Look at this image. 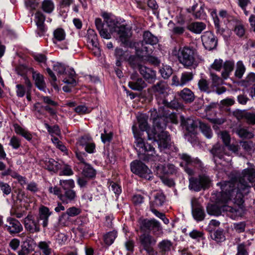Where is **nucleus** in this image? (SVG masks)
Instances as JSON below:
<instances>
[{
	"mask_svg": "<svg viewBox=\"0 0 255 255\" xmlns=\"http://www.w3.org/2000/svg\"><path fill=\"white\" fill-rule=\"evenodd\" d=\"M255 179V166L251 167L243 170L239 181L234 182L224 181L217 183L222 189V196L225 200L236 196L239 204L243 203V197L249 192L251 187L249 183L253 182Z\"/></svg>",
	"mask_w": 255,
	"mask_h": 255,
	"instance_id": "obj_1",
	"label": "nucleus"
},
{
	"mask_svg": "<svg viewBox=\"0 0 255 255\" xmlns=\"http://www.w3.org/2000/svg\"><path fill=\"white\" fill-rule=\"evenodd\" d=\"M222 190V189H221ZM222 191H221V199L220 200L223 202H226L229 199L225 200L224 198L222 196ZM234 199L235 205L233 207L229 205H223L220 206L218 204H211L208 205L207 207V211L209 214L211 215L219 216L221 214L222 211H225L227 212V216H229L233 219H236L239 217L243 216L244 213V207L243 203L239 204L237 202V199L236 196L230 199V200Z\"/></svg>",
	"mask_w": 255,
	"mask_h": 255,
	"instance_id": "obj_2",
	"label": "nucleus"
},
{
	"mask_svg": "<svg viewBox=\"0 0 255 255\" xmlns=\"http://www.w3.org/2000/svg\"><path fill=\"white\" fill-rule=\"evenodd\" d=\"M153 128L147 131L149 139H154L157 142L160 149L168 148L170 138L168 133L164 131L166 125L162 118L155 119L153 121Z\"/></svg>",
	"mask_w": 255,
	"mask_h": 255,
	"instance_id": "obj_3",
	"label": "nucleus"
},
{
	"mask_svg": "<svg viewBox=\"0 0 255 255\" xmlns=\"http://www.w3.org/2000/svg\"><path fill=\"white\" fill-rule=\"evenodd\" d=\"M132 130L135 139V149L138 152L139 158L144 161L159 160L160 157L155 153L154 148L150 144L144 143L141 133L137 131L135 125L132 126Z\"/></svg>",
	"mask_w": 255,
	"mask_h": 255,
	"instance_id": "obj_4",
	"label": "nucleus"
},
{
	"mask_svg": "<svg viewBox=\"0 0 255 255\" xmlns=\"http://www.w3.org/2000/svg\"><path fill=\"white\" fill-rule=\"evenodd\" d=\"M102 16L110 27V31L112 32H117L120 41L123 43H127L128 38L131 36L130 29L124 25H120L117 21L111 18L109 13L107 12H104L102 14Z\"/></svg>",
	"mask_w": 255,
	"mask_h": 255,
	"instance_id": "obj_5",
	"label": "nucleus"
},
{
	"mask_svg": "<svg viewBox=\"0 0 255 255\" xmlns=\"http://www.w3.org/2000/svg\"><path fill=\"white\" fill-rule=\"evenodd\" d=\"M196 56V50L188 46L179 48L177 54L179 62L186 68L197 67L198 64Z\"/></svg>",
	"mask_w": 255,
	"mask_h": 255,
	"instance_id": "obj_6",
	"label": "nucleus"
},
{
	"mask_svg": "<svg viewBox=\"0 0 255 255\" xmlns=\"http://www.w3.org/2000/svg\"><path fill=\"white\" fill-rule=\"evenodd\" d=\"M138 58L135 56H130L129 62L133 68H137L140 74L148 82L152 83L156 79V73L154 71L145 66L139 64Z\"/></svg>",
	"mask_w": 255,
	"mask_h": 255,
	"instance_id": "obj_7",
	"label": "nucleus"
},
{
	"mask_svg": "<svg viewBox=\"0 0 255 255\" xmlns=\"http://www.w3.org/2000/svg\"><path fill=\"white\" fill-rule=\"evenodd\" d=\"M131 171L140 177L147 180H151L152 174L147 166L141 161L137 160H134L130 163Z\"/></svg>",
	"mask_w": 255,
	"mask_h": 255,
	"instance_id": "obj_8",
	"label": "nucleus"
},
{
	"mask_svg": "<svg viewBox=\"0 0 255 255\" xmlns=\"http://www.w3.org/2000/svg\"><path fill=\"white\" fill-rule=\"evenodd\" d=\"M234 68V63L231 61L223 62L221 59H216L211 65V68L217 71L221 70L222 68L223 71L222 72V76L223 78L227 79L229 76Z\"/></svg>",
	"mask_w": 255,
	"mask_h": 255,
	"instance_id": "obj_9",
	"label": "nucleus"
},
{
	"mask_svg": "<svg viewBox=\"0 0 255 255\" xmlns=\"http://www.w3.org/2000/svg\"><path fill=\"white\" fill-rule=\"evenodd\" d=\"M189 181V188L195 191L209 188L211 183L210 178L206 175L199 176L198 178L190 177Z\"/></svg>",
	"mask_w": 255,
	"mask_h": 255,
	"instance_id": "obj_10",
	"label": "nucleus"
},
{
	"mask_svg": "<svg viewBox=\"0 0 255 255\" xmlns=\"http://www.w3.org/2000/svg\"><path fill=\"white\" fill-rule=\"evenodd\" d=\"M23 224L25 231L29 234L37 233L40 231L39 219L38 217L28 214L23 219Z\"/></svg>",
	"mask_w": 255,
	"mask_h": 255,
	"instance_id": "obj_11",
	"label": "nucleus"
},
{
	"mask_svg": "<svg viewBox=\"0 0 255 255\" xmlns=\"http://www.w3.org/2000/svg\"><path fill=\"white\" fill-rule=\"evenodd\" d=\"M53 70L59 74L61 75L65 73V75L68 76V79L65 78L63 79V81L64 83L72 85H76V81L74 78L75 73L73 69H70L69 70L65 71L64 66L61 64L57 63L54 65Z\"/></svg>",
	"mask_w": 255,
	"mask_h": 255,
	"instance_id": "obj_12",
	"label": "nucleus"
},
{
	"mask_svg": "<svg viewBox=\"0 0 255 255\" xmlns=\"http://www.w3.org/2000/svg\"><path fill=\"white\" fill-rule=\"evenodd\" d=\"M139 241L147 255L155 251L152 246L155 244L156 240L150 235L148 234L141 235L139 237Z\"/></svg>",
	"mask_w": 255,
	"mask_h": 255,
	"instance_id": "obj_13",
	"label": "nucleus"
},
{
	"mask_svg": "<svg viewBox=\"0 0 255 255\" xmlns=\"http://www.w3.org/2000/svg\"><path fill=\"white\" fill-rule=\"evenodd\" d=\"M202 41L205 48L209 50L215 48L217 44V41L214 34L210 31H206L202 36Z\"/></svg>",
	"mask_w": 255,
	"mask_h": 255,
	"instance_id": "obj_14",
	"label": "nucleus"
},
{
	"mask_svg": "<svg viewBox=\"0 0 255 255\" xmlns=\"http://www.w3.org/2000/svg\"><path fill=\"white\" fill-rule=\"evenodd\" d=\"M5 228L10 234H18L23 230V227L20 223L18 220L12 218L7 219Z\"/></svg>",
	"mask_w": 255,
	"mask_h": 255,
	"instance_id": "obj_15",
	"label": "nucleus"
},
{
	"mask_svg": "<svg viewBox=\"0 0 255 255\" xmlns=\"http://www.w3.org/2000/svg\"><path fill=\"white\" fill-rule=\"evenodd\" d=\"M173 248V243L168 239H164L159 242L157 248L161 255H166Z\"/></svg>",
	"mask_w": 255,
	"mask_h": 255,
	"instance_id": "obj_16",
	"label": "nucleus"
},
{
	"mask_svg": "<svg viewBox=\"0 0 255 255\" xmlns=\"http://www.w3.org/2000/svg\"><path fill=\"white\" fill-rule=\"evenodd\" d=\"M210 152L213 156L215 162H217V158L221 160H225L224 159V155L226 153H225V148L224 146L218 143L216 144L213 146Z\"/></svg>",
	"mask_w": 255,
	"mask_h": 255,
	"instance_id": "obj_17",
	"label": "nucleus"
},
{
	"mask_svg": "<svg viewBox=\"0 0 255 255\" xmlns=\"http://www.w3.org/2000/svg\"><path fill=\"white\" fill-rule=\"evenodd\" d=\"M204 4H202L200 6L198 3H195L191 8L188 9V11L192 13L196 18L204 19L206 17V13L204 10Z\"/></svg>",
	"mask_w": 255,
	"mask_h": 255,
	"instance_id": "obj_18",
	"label": "nucleus"
},
{
	"mask_svg": "<svg viewBox=\"0 0 255 255\" xmlns=\"http://www.w3.org/2000/svg\"><path fill=\"white\" fill-rule=\"evenodd\" d=\"M51 215V212L47 207L42 206L39 209V220L42 221V226L46 228L48 224L49 217Z\"/></svg>",
	"mask_w": 255,
	"mask_h": 255,
	"instance_id": "obj_19",
	"label": "nucleus"
},
{
	"mask_svg": "<svg viewBox=\"0 0 255 255\" xmlns=\"http://www.w3.org/2000/svg\"><path fill=\"white\" fill-rule=\"evenodd\" d=\"M32 78L34 81L36 87L40 90L46 91V84L42 75L32 70Z\"/></svg>",
	"mask_w": 255,
	"mask_h": 255,
	"instance_id": "obj_20",
	"label": "nucleus"
},
{
	"mask_svg": "<svg viewBox=\"0 0 255 255\" xmlns=\"http://www.w3.org/2000/svg\"><path fill=\"white\" fill-rule=\"evenodd\" d=\"M181 125L190 132H193L195 128H197L199 122L195 121L190 118L185 119L184 117H181Z\"/></svg>",
	"mask_w": 255,
	"mask_h": 255,
	"instance_id": "obj_21",
	"label": "nucleus"
},
{
	"mask_svg": "<svg viewBox=\"0 0 255 255\" xmlns=\"http://www.w3.org/2000/svg\"><path fill=\"white\" fill-rule=\"evenodd\" d=\"M76 197V192L73 189H70L63 191L60 196V200L62 203L68 204L74 201Z\"/></svg>",
	"mask_w": 255,
	"mask_h": 255,
	"instance_id": "obj_22",
	"label": "nucleus"
},
{
	"mask_svg": "<svg viewBox=\"0 0 255 255\" xmlns=\"http://www.w3.org/2000/svg\"><path fill=\"white\" fill-rule=\"evenodd\" d=\"M35 21L38 28V34L39 36L43 34V32L45 31L44 27L43 25L45 20V16L41 12H37L35 14Z\"/></svg>",
	"mask_w": 255,
	"mask_h": 255,
	"instance_id": "obj_23",
	"label": "nucleus"
},
{
	"mask_svg": "<svg viewBox=\"0 0 255 255\" xmlns=\"http://www.w3.org/2000/svg\"><path fill=\"white\" fill-rule=\"evenodd\" d=\"M167 84L163 81H160L153 86L150 90L156 95L163 94L168 89Z\"/></svg>",
	"mask_w": 255,
	"mask_h": 255,
	"instance_id": "obj_24",
	"label": "nucleus"
},
{
	"mask_svg": "<svg viewBox=\"0 0 255 255\" xmlns=\"http://www.w3.org/2000/svg\"><path fill=\"white\" fill-rule=\"evenodd\" d=\"M179 95L187 103H191L195 99V95L193 92L187 88H185L181 90L180 92Z\"/></svg>",
	"mask_w": 255,
	"mask_h": 255,
	"instance_id": "obj_25",
	"label": "nucleus"
},
{
	"mask_svg": "<svg viewBox=\"0 0 255 255\" xmlns=\"http://www.w3.org/2000/svg\"><path fill=\"white\" fill-rule=\"evenodd\" d=\"M45 166L48 170L56 172L62 168V164L54 160L53 159H47L45 161Z\"/></svg>",
	"mask_w": 255,
	"mask_h": 255,
	"instance_id": "obj_26",
	"label": "nucleus"
},
{
	"mask_svg": "<svg viewBox=\"0 0 255 255\" xmlns=\"http://www.w3.org/2000/svg\"><path fill=\"white\" fill-rule=\"evenodd\" d=\"M128 86L133 90L140 91L146 87V84L142 78H137L136 81L128 82Z\"/></svg>",
	"mask_w": 255,
	"mask_h": 255,
	"instance_id": "obj_27",
	"label": "nucleus"
},
{
	"mask_svg": "<svg viewBox=\"0 0 255 255\" xmlns=\"http://www.w3.org/2000/svg\"><path fill=\"white\" fill-rule=\"evenodd\" d=\"M81 213L80 209L72 207L67 209L66 212L63 213L60 218V220L61 221L63 219H68V217H75L79 215Z\"/></svg>",
	"mask_w": 255,
	"mask_h": 255,
	"instance_id": "obj_28",
	"label": "nucleus"
},
{
	"mask_svg": "<svg viewBox=\"0 0 255 255\" xmlns=\"http://www.w3.org/2000/svg\"><path fill=\"white\" fill-rule=\"evenodd\" d=\"M143 41L141 42L146 44L153 45L158 42L157 37L153 35L149 31H145L143 34Z\"/></svg>",
	"mask_w": 255,
	"mask_h": 255,
	"instance_id": "obj_29",
	"label": "nucleus"
},
{
	"mask_svg": "<svg viewBox=\"0 0 255 255\" xmlns=\"http://www.w3.org/2000/svg\"><path fill=\"white\" fill-rule=\"evenodd\" d=\"M206 27V25L202 22H195L188 26V29L195 33H200Z\"/></svg>",
	"mask_w": 255,
	"mask_h": 255,
	"instance_id": "obj_30",
	"label": "nucleus"
},
{
	"mask_svg": "<svg viewBox=\"0 0 255 255\" xmlns=\"http://www.w3.org/2000/svg\"><path fill=\"white\" fill-rule=\"evenodd\" d=\"M152 231L153 234L157 237H160L163 234L162 227L160 223L155 219H152V224L150 228Z\"/></svg>",
	"mask_w": 255,
	"mask_h": 255,
	"instance_id": "obj_31",
	"label": "nucleus"
},
{
	"mask_svg": "<svg viewBox=\"0 0 255 255\" xmlns=\"http://www.w3.org/2000/svg\"><path fill=\"white\" fill-rule=\"evenodd\" d=\"M15 132L18 134L21 135L28 140H30L32 138V135L27 130L23 128L17 124L14 125Z\"/></svg>",
	"mask_w": 255,
	"mask_h": 255,
	"instance_id": "obj_32",
	"label": "nucleus"
},
{
	"mask_svg": "<svg viewBox=\"0 0 255 255\" xmlns=\"http://www.w3.org/2000/svg\"><path fill=\"white\" fill-rule=\"evenodd\" d=\"M137 120L139 124V128L141 131H147L152 130V129H148L147 117L145 115H140L137 117Z\"/></svg>",
	"mask_w": 255,
	"mask_h": 255,
	"instance_id": "obj_33",
	"label": "nucleus"
},
{
	"mask_svg": "<svg viewBox=\"0 0 255 255\" xmlns=\"http://www.w3.org/2000/svg\"><path fill=\"white\" fill-rule=\"evenodd\" d=\"M77 144L79 146H85V150L90 153H93L95 149V145L94 143H87L86 142V138L84 137H82L79 141Z\"/></svg>",
	"mask_w": 255,
	"mask_h": 255,
	"instance_id": "obj_34",
	"label": "nucleus"
},
{
	"mask_svg": "<svg viewBox=\"0 0 255 255\" xmlns=\"http://www.w3.org/2000/svg\"><path fill=\"white\" fill-rule=\"evenodd\" d=\"M157 169L158 170L163 174H172L176 171L175 166L172 164H168L166 166H158Z\"/></svg>",
	"mask_w": 255,
	"mask_h": 255,
	"instance_id": "obj_35",
	"label": "nucleus"
},
{
	"mask_svg": "<svg viewBox=\"0 0 255 255\" xmlns=\"http://www.w3.org/2000/svg\"><path fill=\"white\" fill-rule=\"evenodd\" d=\"M83 175L86 178H93L96 175V170L89 164H85L82 171Z\"/></svg>",
	"mask_w": 255,
	"mask_h": 255,
	"instance_id": "obj_36",
	"label": "nucleus"
},
{
	"mask_svg": "<svg viewBox=\"0 0 255 255\" xmlns=\"http://www.w3.org/2000/svg\"><path fill=\"white\" fill-rule=\"evenodd\" d=\"M140 44L141 47L140 53H138L139 51L137 50V52L138 55L141 57L149 56L152 52V47L145 45L144 43H143V42H141Z\"/></svg>",
	"mask_w": 255,
	"mask_h": 255,
	"instance_id": "obj_37",
	"label": "nucleus"
},
{
	"mask_svg": "<svg viewBox=\"0 0 255 255\" xmlns=\"http://www.w3.org/2000/svg\"><path fill=\"white\" fill-rule=\"evenodd\" d=\"M242 85L246 87L251 86L255 87V74L251 73L249 74L246 78L242 81Z\"/></svg>",
	"mask_w": 255,
	"mask_h": 255,
	"instance_id": "obj_38",
	"label": "nucleus"
},
{
	"mask_svg": "<svg viewBox=\"0 0 255 255\" xmlns=\"http://www.w3.org/2000/svg\"><path fill=\"white\" fill-rule=\"evenodd\" d=\"M59 185L64 191L72 189L75 187V183L73 179L60 180Z\"/></svg>",
	"mask_w": 255,
	"mask_h": 255,
	"instance_id": "obj_39",
	"label": "nucleus"
},
{
	"mask_svg": "<svg viewBox=\"0 0 255 255\" xmlns=\"http://www.w3.org/2000/svg\"><path fill=\"white\" fill-rule=\"evenodd\" d=\"M41 8L44 12L50 13L54 10V4L51 0H44L42 3Z\"/></svg>",
	"mask_w": 255,
	"mask_h": 255,
	"instance_id": "obj_40",
	"label": "nucleus"
},
{
	"mask_svg": "<svg viewBox=\"0 0 255 255\" xmlns=\"http://www.w3.org/2000/svg\"><path fill=\"white\" fill-rule=\"evenodd\" d=\"M199 124L202 132L206 137L210 138L212 136V132L210 127L204 123L199 122Z\"/></svg>",
	"mask_w": 255,
	"mask_h": 255,
	"instance_id": "obj_41",
	"label": "nucleus"
},
{
	"mask_svg": "<svg viewBox=\"0 0 255 255\" xmlns=\"http://www.w3.org/2000/svg\"><path fill=\"white\" fill-rule=\"evenodd\" d=\"M236 133L242 138H251L254 136V134L249 131L247 128H239L236 130Z\"/></svg>",
	"mask_w": 255,
	"mask_h": 255,
	"instance_id": "obj_42",
	"label": "nucleus"
},
{
	"mask_svg": "<svg viewBox=\"0 0 255 255\" xmlns=\"http://www.w3.org/2000/svg\"><path fill=\"white\" fill-rule=\"evenodd\" d=\"M54 35V40L53 41L54 43H56V40L57 41H62L65 39V33L64 30L60 28H57L54 30L53 32Z\"/></svg>",
	"mask_w": 255,
	"mask_h": 255,
	"instance_id": "obj_43",
	"label": "nucleus"
},
{
	"mask_svg": "<svg viewBox=\"0 0 255 255\" xmlns=\"http://www.w3.org/2000/svg\"><path fill=\"white\" fill-rule=\"evenodd\" d=\"M193 215L198 221H202L204 218V213L203 208L198 207L192 209Z\"/></svg>",
	"mask_w": 255,
	"mask_h": 255,
	"instance_id": "obj_44",
	"label": "nucleus"
},
{
	"mask_svg": "<svg viewBox=\"0 0 255 255\" xmlns=\"http://www.w3.org/2000/svg\"><path fill=\"white\" fill-rule=\"evenodd\" d=\"M180 78L182 86H183L193 79V74L192 72H185L182 73Z\"/></svg>",
	"mask_w": 255,
	"mask_h": 255,
	"instance_id": "obj_45",
	"label": "nucleus"
},
{
	"mask_svg": "<svg viewBox=\"0 0 255 255\" xmlns=\"http://www.w3.org/2000/svg\"><path fill=\"white\" fill-rule=\"evenodd\" d=\"M165 200V197L162 193H157L154 196V200L151 204L155 206H161L163 205Z\"/></svg>",
	"mask_w": 255,
	"mask_h": 255,
	"instance_id": "obj_46",
	"label": "nucleus"
},
{
	"mask_svg": "<svg viewBox=\"0 0 255 255\" xmlns=\"http://www.w3.org/2000/svg\"><path fill=\"white\" fill-rule=\"evenodd\" d=\"M50 242L45 241L40 242L38 244L39 248L42 251L45 255H49L51 253V249L49 248Z\"/></svg>",
	"mask_w": 255,
	"mask_h": 255,
	"instance_id": "obj_47",
	"label": "nucleus"
},
{
	"mask_svg": "<svg viewBox=\"0 0 255 255\" xmlns=\"http://www.w3.org/2000/svg\"><path fill=\"white\" fill-rule=\"evenodd\" d=\"M117 237V233L115 231L110 232L104 236V241L108 245L112 244Z\"/></svg>",
	"mask_w": 255,
	"mask_h": 255,
	"instance_id": "obj_48",
	"label": "nucleus"
},
{
	"mask_svg": "<svg viewBox=\"0 0 255 255\" xmlns=\"http://www.w3.org/2000/svg\"><path fill=\"white\" fill-rule=\"evenodd\" d=\"M152 219H140L139 221V224L140 229L144 231L149 230L152 224Z\"/></svg>",
	"mask_w": 255,
	"mask_h": 255,
	"instance_id": "obj_49",
	"label": "nucleus"
},
{
	"mask_svg": "<svg viewBox=\"0 0 255 255\" xmlns=\"http://www.w3.org/2000/svg\"><path fill=\"white\" fill-rule=\"evenodd\" d=\"M159 72L164 79H167L172 75V69L169 66H164L159 70Z\"/></svg>",
	"mask_w": 255,
	"mask_h": 255,
	"instance_id": "obj_50",
	"label": "nucleus"
},
{
	"mask_svg": "<svg viewBox=\"0 0 255 255\" xmlns=\"http://www.w3.org/2000/svg\"><path fill=\"white\" fill-rule=\"evenodd\" d=\"M237 249V253L236 255H249L246 245L244 243L238 244Z\"/></svg>",
	"mask_w": 255,
	"mask_h": 255,
	"instance_id": "obj_51",
	"label": "nucleus"
},
{
	"mask_svg": "<svg viewBox=\"0 0 255 255\" xmlns=\"http://www.w3.org/2000/svg\"><path fill=\"white\" fill-rule=\"evenodd\" d=\"M0 189L3 194L5 195H8L11 192V188L10 185L4 182H0Z\"/></svg>",
	"mask_w": 255,
	"mask_h": 255,
	"instance_id": "obj_52",
	"label": "nucleus"
},
{
	"mask_svg": "<svg viewBox=\"0 0 255 255\" xmlns=\"http://www.w3.org/2000/svg\"><path fill=\"white\" fill-rule=\"evenodd\" d=\"M44 125L50 133L55 134L57 135L60 134V130L58 126H54L51 127L47 123H45Z\"/></svg>",
	"mask_w": 255,
	"mask_h": 255,
	"instance_id": "obj_53",
	"label": "nucleus"
},
{
	"mask_svg": "<svg viewBox=\"0 0 255 255\" xmlns=\"http://www.w3.org/2000/svg\"><path fill=\"white\" fill-rule=\"evenodd\" d=\"M61 169H62V171L59 173V175L60 176H70L73 174V172L71 168L68 165H62V168Z\"/></svg>",
	"mask_w": 255,
	"mask_h": 255,
	"instance_id": "obj_54",
	"label": "nucleus"
},
{
	"mask_svg": "<svg viewBox=\"0 0 255 255\" xmlns=\"http://www.w3.org/2000/svg\"><path fill=\"white\" fill-rule=\"evenodd\" d=\"M242 147L246 151L250 152L254 147V144L252 141H243L241 142Z\"/></svg>",
	"mask_w": 255,
	"mask_h": 255,
	"instance_id": "obj_55",
	"label": "nucleus"
},
{
	"mask_svg": "<svg viewBox=\"0 0 255 255\" xmlns=\"http://www.w3.org/2000/svg\"><path fill=\"white\" fill-rule=\"evenodd\" d=\"M40 98L43 101V103L47 105L46 106H51L52 107H57L58 106V103L52 100L51 98L48 96H41Z\"/></svg>",
	"mask_w": 255,
	"mask_h": 255,
	"instance_id": "obj_56",
	"label": "nucleus"
},
{
	"mask_svg": "<svg viewBox=\"0 0 255 255\" xmlns=\"http://www.w3.org/2000/svg\"><path fill=\"white\" fill-rule=\"evenodd\" d=\"M199 89L202 91H207L209 89V83L208 81L204 79H200L198 83Z\"/></svg>",
	"mask_w": 255,
	"mask_h": 255,
	"instance_id": "obj_57",
	"label": "nucleus"
},
{
	"mask_svg": "<svg viewBox=\"0 0 255 255\" xmlns=\"http://www.w3.org/2000/svg\"><path fill=\"white\" fill-rule=\"evenodd\" d=\"M219 135L226 146H228L230 142V136L228 132L226 131L220 132Z\"/></svg>",
	"mask_w": 255,
	"mask_h": 255,
	"instance_id": "obj_58",
	"label": "nucleus"
},
{
	"mask_svg": "<svg viewBox=\"0 0 255 255\" xmlns=\"http://www.w3.org/2000/svg\"><path fill=\"white\" fill-rule=\"evenodd\" d=\"M16 93L18 97H23L25 94L26 93V89L23 85L21 84H17L16 86Z\"/></svg>",
	"mask_w": 255,
	"mask_h": 255,
	"instance_id": "obj_59",
	"label": "nucleus"
},
{
	"mask_svg": "<svg viewBox=\"0 0 255 255\" xmlns=\"http://www.w3.org/2000/svg\"><path fill=\"white\" fill-rule=\"evenodd\" d=\"M245 71V67L243 64L242 63L239 64L235 72V76L239 78H241L242 77Z\"/></svg>",
	"mask_w": 255,
	"mask_h": 255,
	"instance_id": "obj_60",
	"label": "nucleus"
},
{
	"mask_svg": "<svg viewBox=\"0 0 255 255\" xmlns=\"http://www.w3.org/2000/svg\"><path fill=\"white\" fill-rule=\"evenodd\" d=\"M161 103L167 107L171 108V109H176L178 107V103L176 100L171 101L169 102L166 100H162Z\"/></svg>",
	"mask_w": 255,
	"mask_h": 255,
	"instance_id": "obj_61",
	"label": "nucleus"
},
{
	"mask_svg": "<svg viewBox=\"0 0 255 255\" xmlns=\"http://www.w3.org/2000/svg\"><path fill=\"white\" fill-rule=\"evenodd\" d=\"M244 117L248 123L255 124V113H247Z\"/></svg>",
	"mask_w": 255,
	"mask_h": 255,
	"instance_id": "obj_62",
	"label": "nucleus"
},
{
	"mask_svg": "<svg viewBox=\"0 0 255 255\" xmlns=\"http://www.w3.org/2000/svg\"><path fill=\"white\" fill-rule=\"evenodd\" d=\"M234 31L238 36L242 37L245 34V30L243 25L238 24L235 26Z\"/></svg>",
	"mask_w": 255,
	"mask_h": 255,
	"instance_id": "obj_63",
	"label": "nucleus"
},
{
	"mask_svg": "<svg viewBox=\"0 0 255 255\" xmlns=\"http://www.w3.org/2000/svg\"><path fill=\"white\" fill-rule=\"evenodd\" d=\"M190 237L196 240H199L200 239H203V234L201 232L198 231L194 230L189 233Z\"/></svg>",
	"mask_w": 255,
	"mask_h": 255,
	"instance_id": "obj_64",
	"label": "nucleus"
}]
</instances>
